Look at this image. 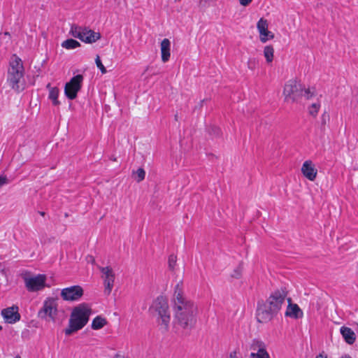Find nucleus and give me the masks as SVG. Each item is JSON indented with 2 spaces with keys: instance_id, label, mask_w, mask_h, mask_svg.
<instances>
[{
  "instance_id": "33",
  "label": "nucleus",
  "mask_w": 358,
  "mask_h": 358,
  "mask_svg": "<svg viewBox=\"0 0 358 358\" xmlns=\"http://www.w3.org/2000/svg\"><path fill=\"white\" fill-rule=\"evenodd\" d=\"M327 120H329V115L326 113H323L321 117V123L322 126H324L327 124Z\"/></svg>"
},
{
  "instance_id": "41",
  "label": "nucleus",
  "mask_w": 358,
  "mask_h": 358,
  "mask_svg": "<svg viewBox=\"0 0 358 358\" xmlns=\"http://www.w3.org/2000/svg\"><path fill=\"white\" fill-rule=\"evenodd\" d=\"M175 119L177 120V119H178V115H175Z\"/></svg>"
},
{
  "instance_id": "42",
  "label": "nucleus",
  "mask_w": 358,
  "mask_h": 358,
  "mask_svg": "<svg viewBox=\"0 0 358 358\" xmlns=\"http://www.w3.org/2000/svg\"><path fill=\"white\" fill-rule=\"evenodd\" d=\"M1 329H2V327H1V326H0V330H1Z\"/></svg>"
},
{
  "instance_id": "7",
  "label": "nucleus",
  "mask_w": 358,
  "mask_h": 358,
  "mask_svg": "<svg viewBox=\"0 0 358 358\" xmlns=\"http://www.w3.org/2000/svg\"><path fill=\"white\" fill-rule=\"evenodd\" d=\"M57 313V304L54 298H47L43 304V307L38 312V317L42 320L50 318L55 321Z\"/></svg>"
},
{
  "instance_id": "31",
  "label": "nucleus",
  "mask_w": 358,
  "mask_h": 358,
  "mask_svg": "<svg viewBox=\"0 0 358 358\" xmlns=\"http://www.w3.org/2000/svg\"><path fill=\"white\" fill-rule=\"evenodd\" d=\"M257 61L255 58H250L249 59L248 62V66L250 69H254L256 66Z\"/></svg>"
},
{
  "instance_id": "23",
  "label": "nucleus",
  "mask_w": 358,
  "mask_h": 358,
  "mask_svg": "<svg viewBox=\"0 0 358 358\" xmlns=\"http://www.w3.org/2000/svg\"><path fill=\"white\" fill-rule=\"evenodd\" d=\"M80 45V43L73 38L67 39L62 43V47L68 50L75 49Z\"/></svg>"
},
{
  "instance_id": "28",
  "label": "nucleus",
  "mask_w": 358,
  "mask_h": 358,
  "mask_svg": "<svg viewBox=\"0 0 358 358\" xmlns=\"http://www.w3.org/2000/svg\"><path fill=\"white\" fill-rule=\"evenodd\" d=\"M250 358H269V355L266 350H264L259 353L252 352L250 354Z\"/></svg>"
},
{
  "instance_id": "5",
  "label": "nucleus",
  "mask_w": 358,
  "mask_h": 358,
  "mask_svg": "<svg viewBox=\"0 0 358 358\" xmlns=\"http://www.w3.org/2000/svg\"><path fill=\"white\" fill-rule=\"evenodd\" d=\"M283 94L285 101L288 103L299 102L303 96L306 99L313 97L315 95V90L306 89L296 80H289L284 87Z\"/></svg>"
},
{
  "instance_id": "16",
  "label": "nucleus",
  "mask_w": 358,
  "mask_h": 358,
  "mask_svg": "<svg viewBox=\"0 0 358 358\" xmlns=\"http://www.w3.org/2000/svg\"><path fill=\"white\" fill-rule=\"evenodd\" d=\"M289 305L285 312L287 317H290L294 319L301 318L303 317V311L297 304L291 303V299H288Z\"/></svg>"
},
{
  "instance_id": "8",
  "label": "nucleus",
  "mask_w": 358,
  "mask_h": 358,
  "mask_svg": "<svg viewBox=\"0 0 358 358\" xmlns=\"http://www.w3.org/2000/svg\"><path fill=\"white\" fill-rule=\"evenodd\" d=\"M25 287L30 292H35L43 289L46 285V275L38 274L32 277H24Z\"/></svg>"
},
{
  "instance_id": "13",
  "label": "nucleus",
  "mask_w": 358,
  "mask_h": 358,
  "mask_svg": "<svg viewBox=\"0 0 358 358\" xmlns=\"http://www.w3.org/2000/svg\"><path fill=\"white\" fill-rule=\"evenodd\" d=\"M1 315L6 322L10 324L15 323L20 320V315L18 313V307L17 306L3 309Z\"/></svg>"
},
{
  "instance_id": "12",
  "label": "nucleus",
  "mask_w": 358,
  "mask_h": 358,
  "mask_svg": "<svg viewBox=\"0 0 358 358\" xmlns=\"http://www.w3.org/2000/svg\"><path fill=\"white\" fill-rule=\"evenodd\" d=\"M257 28L259 33L260 41L262 43H266L268 40L273 38V34L268 30L266 20L261 18L257 22Z\"/></svg>"
},
{
  "instance_id": "39",
  "label": "nucleus",
  "mask_w": 358,
  "mask_h": 358,
  "mask_svg": "<svg viewBox=\"0 0 358 358\" xmlns=\"http://www.w3.org/2000/svg\"><path fill=\"white\" fill-rule=\"evenodd\" d=\"M113 358H125V357H124V356H122V355H120L117 354V355H115L113 357Z\"/></svg>"
},
{
  "instance_id": "10",
  "label": "nucleus",
  "mask_w": 358,
  "mask_h": 358,
  "mask_svg": "<svg viewBox=\"0 0 358 358\" xmlns=\"http://www.w3.org/2000/svg\"><path fill=\"white\" fill-rule=\"evenodd\" d=\"M83 294V289L79 285L64 288L61 292V296L66 301H77Z\"/></svg>"
},
{
  "instance_id": "17",
  "label": "nucleus",
  "mask_w": 358,
  "mask_h": 358,
  "mask_svg": "<svg viewBox=\"0 0 358 358\" xmlns=\"http://www.w3.org/2000/svg\"><path fill=\"white\" fill-rule=\"evenodd\" d=\"M171 42L168 38H164L161 42V54L163 62H166L170 58Z\"/></svg>"
},
{
  "instance_id": "18",
  "label": "nucleus",
  "mask_w": 358,
  "mask_h": 358,
  "mask_svg": "<svg viewBox=\"0 0 358 358\" xmlns=\"http://www.w3.org/2000/svg\"><path fill=\"white\" fill-rule=\"evenodd\" d=\"M340 331L347 343L352 345L355 343L356 340V336L355 332L350 328L342 327L340 329Z\"/></svg>"
},
{
  "instance_id": "1",
  "label": "nucleus",
  "mask_w": 358,
  "mask_h": 358,
  "mask_svg": "<svg viewBox=\"0 0 358 358\" xmlns=\"http://www.w3.org/2000/svg\"><path fill=\"white\" fill-rule=\"evenodd\" d=\"M182 282L175 287L173 298L175 322L177 327L189 331L195 325L197 307L193 301L187 299L182 291Z\"/></svg>"
},
{
  "instance_id": "15",
  "label": "nucleus",
  "mask_w": 358,
  "mask_h": 358,
  "mask_svg": "<svg viewBox=\"0 0 358 358\" xmlns=\"http://www.w3.org/2000/svg\"><path fill=\"white\" fill-rule=\"evenodd\" d=\"M83 31H84L82 32V35L83 36L80 38V41L84 43H93L101 38V34L99 32H95L87 27L83 28Z\"/></svg>"
},
{
  "instance_id": "3",
  "label": "nucleus",
  "mask_w": 358,
  "mask_h": 358,
  "mask_svg": "<svg viewBox=\"0 0 358 358\" xmlns=\"http://www.w3.org/2000/svg\"><path fill=\"white\" fill-rule=\"evenodd\" d=\"M24 69L22 59L13 55L9 62L7 73V83L12 90L20 92L25 87L24 79Z\"/></svg>"
},
{
  "instance_id": "6",
  "label": "nucleus",
  "mask_w": 358,
  "mask_h": 358,
  "mask_svg": "<svg viewBox=\"0 0 358 358\" xmlns=\"http://www.w3.org/2000/svg\"><path fill=\"white\" fill-rule=\"evenodd\" d=\"M152 308L155 310L159 329L162 332H166L171 320L167 300L163 296L157 297L153 302Z\"/></svg>"
},
{
  "instance_id": "35",
  "label": "nucleus",
  "mask_w": 358,
  "mask_h": 358,
  "mask_svg": "<svg viewBox=\"0 0 358 358\" xmlns=\"http://www.w3.org/2000/svg\"><path fill=\"white\" fill-rule=\"evenodd\" d=\"M316 358H327V356L324 353H320L316 357Z\"/></svg>"
},
{
  "instance_id": "9",
  "label": "nucleus",
  "mask_w": 358,
  "mask_h": 358,
  "mask_svg": "<svg viewBox=\"0 0 358 358\" xmlns=\"http://www.w3.org/2000/svg\"><path fill=\"white\" fill-rule=\"evenodd\" d=\"M84 78L78 74L73 76L69 82L66 83L64 87L65 96L71 100L77 97L78 92L81 90Z\"/></svg>"
},
{
  "instance_id": "43",
  "label": "nucleus",
  "mask_w": 358,
  "mask_h": 358,
  "mask_svg": "<svg viewBox=\"0 0 358 358\" xmlns=\"http://www.w3.org/2000/svg\"><path fill=\"white\" fill-rule=\"evenodd\" d=\"M15 358H20V357H19V356H17V357H16Z\"/></svg>"
},
{
  "instance_id": "22",
  "label": "nucleus",
  "mask_w": 358,
  "mask_h": 358,
  "mask_svg": "<svg viewBox=\"0 0 358 358\" xmlns=\"http://www.w3.org/2000/svg\"><path fill=\"white\" fill-rule=\"evenodd\" d=\"M83 27H80L77 24H73L71 26V29H70V34L75 38H79L80 40V38L83 36L82 34L84 31H83Z\"/></svg>"
},
{
  "instance_id": "26",
  "label": "nucleus",
  "mask_w": 358,
  "mask_h": 358,
  "mask_svg": "<svg viewBox=\"0 0 358 358\" xmlns=\"http://www.w3.org/2000/svg\"><path fill=\"white\" fill-rule=\"evenodd\" d=\"M243 264L240 263L238 266L234 268L231 274V277L236 279H239L242 275Z\"/></svg>"
},
{
  "instance_id": "40",
  "label": "nucleus",
  "mask_w": 358,
  "mask_h": 358,
  "mask_svg": "<svg viewBox=\"0 0 358 358\" xmlns=\"http://www.w3.org/2000/svg\"><path fill=\"white\" fill-rule=\"evenodd\" d=\"M4 35H6V36H10V33H9V32H7V31L4 32Z\"/></svg>"
},
{
  "instance_id": "20",
  "label": "nucleus",
  "mask_w": 358,
  "mask_h": 358,
  "mask_svg": "<svg viewBox=\"0 0 358 358\" xmlns=\"http://www.w3.org/2000/svg\"><path fill=\"white\" fill-rule=\"evenodd\" d=\"M250 349L253 351L252 352H262L263 351L266 350V345L261 340L255 338L252 341Z\"/></svg>"
},
{
  "instance_id": "27",
  "label": "nucleus",
  "mask_w": 358,
  "mask_h": 358,
  "mask_svg": "<svg viewBox=\"0 0 358 358\" xmlns=\"http://www.w3.org/2000/svg\"><path fill=\"white\" fill-rule=\"evenodd\" d=\"M177 257L174 255H171L169 257L168 264L170 270L173 271L176 265Z\"/></svg>"
},
{
  "instance_id": "11",
  "label": "nucleus",
  "mask_w": 358,
  "mask_h": 358,
  "mask_svg": "<svg viewBox=\"0 0 358 358\" xmlns=\"http://www.w3.org/2000/svg\"><path fill=\"white\" fill-rule=\"evenodd\" d=\"M100 270L104 275V293L106 295H109L112 291L115 280V274L113 269L109 266L101 267Z\"/></svg>"
},
{
  "instance_id": "19",
  "label": "nucleus",
  "mask_w": 358,
  "mask_h": 358,
  "mask_svg": "<svg viewBox=\"0 0 358 358\" xmlns=\"http://www.w3.org/2000/svg\"><path fill=\"white\" fill-rule=\"evenodd\" d=\"M46 87L49 90L48 98L52 100V104L54 106L59 105L60 102L58 101L59 89L56 87H52L50 83L47 85Z\"/></svg>"
},
{
  "instance_id": "32",
  "label": "nucleus",
  "mask_w": 358,
  "mask_h": 358,
  "mask_svg": "<svg viewBox=\"0 0 358 358\" xmlns=\"http://www.w3.org/2000/svg\"><path fill=\"white\" fill-rule=\"evenodd\" d=\"M9 182L8 178L6 176H0V187Z\"/></svg>"
},
{
  "instance_id": "21",
  "label": "nucleus",
  "mask_w": 358,
  "mask_h": 358,
  "mask_svg": "<svg viewBox=\"0 0 358 358\" xmlns=\"http://www.w3.org/2000/svg\"><path fill=\"white\" fill-rule=\"evenodd\" d=\"M107 324L106 320L101 316H96L92 322V329L98 330Z\"/></svg>"
},
{
  "instance_id": "34",
  "label": "nucleus",
  "mask_w": 358,
  "mask_h": 358,
  "mask_svg": "<svg viewBox=\"0 0 358 358\" xmlns=\"http://www.w3.org/2000/svg\"><path fill=\"white\" fill-rule=\"evenodd\" d=\"M252 0H239L240 4L243 6H248Z\"/></svg>"
},
{
  "instance_id": "2",
  "label": "nucleus",
  "mask_w": 358,
  "mask_h": 358,
  "mask_svg": "<svg viewBox=\"0 0 358 358\" xmlns=\"http://www.w3.org/2000/svg\"><path fill=\"white\" fill-rule=\"evenodd\" d=\"M287 295L285 287H281L272 292L265 301L258 302L257 308V320L260 323L271 321L280 312Z\"/></svg>"
},
{
  "instance_id": "44",
  "label": "nucleus",
  "mask_w": 358,
  "mask_h": 358,
  "mask_svg": "<svg viewBox=\"0 0 358 358\" xmlns=\"http://www.w3.org/2000/svg\"><path fill=\"white\" fill-rule=\"evenodd\" d=\"M350 358H351V357H350Z\"/></svg>"
},
{
  "instance_id": "4",
  "label": "nucleus",
  "mask_w": 358,
  "mask_h": 358,
  "mask_svg": "<svg viewBox=\"0 0 358 358\" xmlns=\"http://www.w3.org/2000/svg\"><path fill=\"white\" fill-rule=\"evenodd\" d=\"M92 310L86 303H81L75 307L71 314L69 327L64 330L66 336L83 329L88 322Z\"/></svg>"
},
{
  "instance_id": "36",
  "label": "nucleus",
  "mask_w": 358,
  "mask_h": 358,
  "mask_svg": "<svg viewBox=\"0 0 358 358\" xmlns=\"http://www.w3.org/2000/svg\"><path fill=\"white\" fill-rule=\"evenodd\" d=\"M213 130L214 131L215 134H216L217 135L220 134V129L219 128L215 127V128L213 129Z\"/></svg>"
},
{
  "instance_id": "30",
  "label": "nucleus",
  "mask_w": 358,
  "mask_h": 358,
  "mask_svg": "<svg viewBox=\"0 0 358 358\" xmlns=\"http://www.w3.org/2000/svg\"><path fill=\"white\" fill-rule=\"evenodd\" d=\"M95 63H96L97 67L100 69V71H101L102 73H106V69L105 66L103 65V64H102V62H101L99 55H97L96 59H95Z\"/></svg>"
},
{
  "instance_id": "24",
  "label": "nucleus",
  "mask_w": 358,
  "mask_h": 358,
  "mask_svg": "<svg viewBox=\"0 0 358 358\" xmlns=\"http://www.w3.org/2000/svg\"><path fill=\"white\" fill-rule=\"evenodd\" d=\"M274 49L272 45H266L264 49V55L267 63H271L273 59Z\"/></svg>"
},
{
  "instance_id": "37",
  "label": "nucleus",
  "mask_w": 358,
  "mask_h": 358,
  "mask_svg": "<svg viewBox=\"0 0 358 358\" xmlns=\"http://www.w3.org/2000/svg\"><path fill=\"white\" fill-rule=\"evenodd\" d=\"M236 352L235 351H234V352H231V353H230V355H229L230 358H235V357H236Z\"/></svg>"
},
{
  "instance_id": "29",
  "label": "nucleus",
  "mask_w": 358,
  "mask_h": 358,
  "mask_svg": "<svg viewBox=\"0 0 358 358\" xmlns=\"http://www.w3.org/2000/svg\"><path fill=\"white\" fill-rule=\"evenodd\" d=\"M320 104L319 103H313L310 107H309V113L310 115H313V116H315L317 114V112H318V110L320 108Z\"/></svg>"
},
{
  "instance_id": "38",
  "label": "nucleus",
  "mask_w": 358,
  "mask_h": 358,
  "mask_svg": "<svg viewBox=\"0 0 358 358\" xmlns=\"http://www.w3.org/2000/svg\"><path fill=\"white\" fill-rule=\"evenodd\" d=\"M216 0H201V3H202V2H204L205 3H210V2H212V1H215Z\"/></svg>"
},
{
  "instance_id": "25",
  "label": "nucleus",
  "mask_w": 358,
  "mask_h": 358,
  "mask_svg": "<svg viewBox=\"0 0 358 358\" xmlns=\"http://www.w3.org/2000/svg\"><path fill=\"white\" fill-rule=\"evenodd\" d=\"M134 174L135 175L134 179L138 182H141L144 180L145 176V171L143 169L139 168L137 169L136 172H134Z\"/></svg>"
},
{
  "instance_id": "14",
  "label": "nucleus",
  "mask_w": 358,
  "mask_h": 358,
  "mask_svg": "<svg viewBox=\"0 0 358 358\" xmlns=\"http://www.w3.org/2000/svg\"><path fill=\"white\" fill-rule=\"evenodd\" d=\"M303 175L309 180L313 181L316 178L317 171L310 160L305 161L301 167Z\"/></svg>"
}]
</instances>
